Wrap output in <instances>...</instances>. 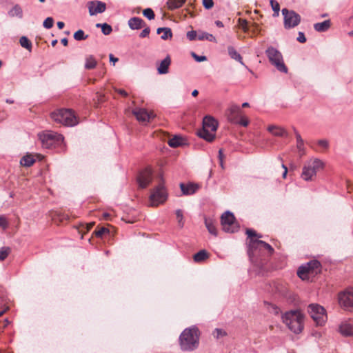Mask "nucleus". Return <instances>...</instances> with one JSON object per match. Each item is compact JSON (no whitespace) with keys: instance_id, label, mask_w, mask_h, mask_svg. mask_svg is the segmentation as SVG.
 I'll return each mask as SVG.
<instances>
[{"instance_id":"9","label":"nucleus","mask_w":353,"mask_h":353,"mask_svg":"<svg viewBox=\"0 0 353 353\" xmlns=\"http://www.w3.org/2000/svg\"><path fill=\"white\" fill-rule=\"evenodd\" d=\"M221 223L223 230L228 233H234L239 228L233 213L230 211H226L221 215Z\"/></svg>"},{"instance_id":"8","label":"nucleus","mask_w":353,"mask_h":353,"mask_svg":"<svg viewBox=\"0 0 353 353\" xmlns=\"http://www.w3.org/2000/svg\"><path fill=\"white\" fill-rule=\"evenodd\" d=\"M281 12L283 16V26L285 29L294 28L300 23L301 17L295 11L283 8Z\"/></svg>"},{"instance_id":"27","label":"nucleus","mask_w":353,"mask_h":353,"mask_svg":"<svg viewBox=\"0 0 353 353\" xmlns=\"http://www.w3.org/2000/svg\"><path fill=\"white\" fill-rule=\"evenodd\" d=\"M310 273L311 272L310 271L308 267L306 266V265L300 266L297 270V275L302 280L307 279L308 278V274Z\"/></svg>"},{"instance_id":"21","label":"nucleus","mask_w":353,"mask_h":353,"mask_svg":"<svg viewBox=\"0 0 353 353\" xmlns=\"http://www.w3.org/2000/svg\"><path fill=\"white\" fill-rule=\"evenodd\" d=\"M171 63V59L169 55H168L163 60L161 61L160 65L157 68L158 73L160 74H165L168 72L169 66Z\"/></svg>"},{"instance_id":"14","label":"nucleus","mask_w":353,"mask_h":353,"mask_svg":"<svg viewBox=\"0 0 353 353\" xmlns=\"http://www.w3.org/2000/svg\"><path fill=\"white\" fill-rule=\"evenodd\" d=\"M89 13L91 16L105 12L106 4L101 1H92L88 3Z\"/></svg>"},{"instance_id":"23","label":"nucleus","mask_w":353,"mask_h":353,"mask_svg":"<svg viewBox=\"0 0 353 353\" xmlns=\"http://www.w3.org/2000/svg\"><path fill=\"white\" fill-rule=\"evenodd\" d=\"M331 26L330 20H325L321 23H316L314 25V28L316 32H323L327 31Z\"/></svg>"},{"instance_id":"24","label":"nucleus","mask_w":353,"mask_h":353,"mask_svg":"<svg viewBox=\"0 0 353 353\" xmlns=\"http://www.w3.org/2000/svg\"><path fill=\"white\" fill-rule=\"evenodd\" d=\"M205 227L207 228L208 232L216 236H217V230H216V228L214 225V221L212 219H209V218H205Z\"/></svg>"},{"instance_id":"16","label":"nucleus","mask_w":353,"mask_h":353,"mask_svg":"<svg viewBox=\"0 0 353 353\" xmlns=\"http://www.w3.org/2000/svg\"><path fill=\"white\" fill-rule=\"evenodd\" d=\"M249 245L252 248L264 249L272 254L274 251V248L268 243L259 239H251L249 242Z\"/></svg>"},{"instance_id":"22","label":"nucleus","mask_w":353,"mask_h":353,"mask_svg":"<svg viewBox=\"0 0 353 353\" xmlns=\"http://www.w3.org/2000/svg\"><path fill=\"white\" fill-rule=\"evenodd\" d=\"M339 332L345 336H353V325L349 323H343L339 326Z\"/></svg>"},{"instance_id":"5","label":"nucleus","mask_w":353,"mask_h":353,"mask_svg":"<svg viewBox=\"0 0 353 353\" xmlns=\"http://www.w3.org/2000/svg\"><path fill=\"white\" fill-rule=\"evenodd\" d=\"M51 118L65 126H74L78 121L74 112L68 109H61L51 113Z\"/></svg>"},{"instance_id":"55","label":"nucleus","mask_w":353,"mask_h":353,"mask_svg":"<svg viewBox=\"0 0 353 353\" xmlns=\"http://www.w3.org/2000/svg\"><path fill=\"white\" fill-rule=\"evenodd\" d=\"M8 223L6 219L3 216H0V228L6 229L8 227Z\"/></svg>"},{"instance_id":"45","label":"nucleus","mask_w":353,"mask_h":353,"mask_svg":"<svg viewBox=\"0 0 353 353\" xmlns=\"http://www.w3.org/2000/svg\"><path fill=\"white\" fill-rule=\"evenodd\" d=\"M101 31L103 34L109 35L112 32V28L111 26H110L109 24H108L106 23H104L102 24Z\"/></svg>"},{"instance_id":"25","label":"nucleus","mask_w":353,"mask_h":353,"mask_svg":"<svg viewBox=\"0 0 353 353\" xmlns=\"http://www.w3.org/2000/svg\"><path fill=\"white\" fill-rule=\"evenodd\" d=\"M228 54L229 56L239 61L241 64L242 65H244L243 62V59H242V57L241 56V54L235 50V48L232 46H228Z\"/></svg>"},{"instance_id":"41","label":"nucleus","mask_w":353,"mask_h":353,"mask_svg":"<svg viewBox=\"0 0 353 353\" xmlns=\"http://www.w3.org/2000/svg\"><path fill=\"white\" fill-rule=\"evenodd\" d=\"M10 252L9 247H2L0 248V261L5 260Z\"/></svg>"},{"instance_id":"36","label":"nucleus","mask_w":353,"mask_h":353,"mask_svg":"<svg viewBox=\"0 0 353 353\" xmlns=\"http://www.w3.org/2000/svg\"><path fill=\"white\" fill-rule=\"evenodd\" d=\"M167 6L170 10L178 9L183 6L184 3L178 1V0H167Z\"/></svg>"},{"instance_id":"50","label":"nucleus","mask_w":353,"mask_h":353,"mask_svg":"<svg viewBox=\"0 0 353 353\" xmlns=\"http://www.w3.org/2000/svg\"><path fill=\"white\" fill-rule=\"evenodd\" d=\"M203 6L206 10H210L214 6L213 0H203Z\"/></svg>"},{"instance_id":"44","label":"nucleus","mask_w":353,"mask_h":353,"mask_svg":"<svg viewBox=\"0 0 353 353\" xmlns=\"http://www.w3.org/2000/svg\"><path fill=\"white\" fill-rule=\"evenodd\" d=\"M109 233V230L105 227H101L98 230H95L94 232V235L97 237L101 238L104 234Z\"/></svg>"},{"instance_id":"53","label":"nucleus","mask_w":353,"mask_h":353,"mask_svg":"<svg viewBox=\"0 0 353 353\" xmlns=\"http://www.w3.org/2000/svg\"><path fill=\"white\" fill-rule=\"evenodd\" d=\"M318 145L323 148L327 149L329 147V142L326 139H320L317 142Z\"/></svg>"},{"instance_id":"59","label":"nucleus","mask_w":353,"mask_h":353,"mask_svg":"<svg viewBox=\"0 0 353 353\" xmlns=\"http://www.w3.org/2000/svg\"><path fill=\"white\" fill-rule=\"evenodd\" d=\"M109 57H110V61L112 62L114 65L116 62H117L119 61V59L114 57L112 54H110Z\"/></svg>"},{"instance_id":"54","label":"nucleus","mask_w":353,"mask_h":353,"mask_svg":"<svg viewBox=\"0 0 353 353\" xmlns=\"http://www.w3.org/2000/svg\"><path fill=\"white\" fill-rule=\"evenodd\" d=\"M192 56L197 62L204 61L207 59L205 56H199L194 52H192Z\"/></svg>"},{"instance_id":"29","label":"nucleus","mask_w":353,"mask_h":353,"mask_svg":"<svg viewBox=\"0 0 353 353\" xmlns=\"http://www.w3.org/2000/svg\"><path fill=\"white\" fill-rule=\"evenodd\" d=\"M8 14L13 17H18L19 18L23 17V10L21 6L18 4H16L12 7V8L8 12Z\"/></svg>"},{"instance_id":"4","label":"nucleus","mask_w":353,"mask_h":353,"mask_svg":"<svg viewBox=\"0 0 353 353\" xmlns=\"http://www.w3.org/2000/svg\"><path fill=\"white\" fill-rule=\"evenodd\" d=\"M218 127V122L211 116H205L203 119V129L198 132V135L208 142H212L215 138V132Z\"/></svg>"},{"instance_id":"33","label":"nucleus","mask_w":353,"mask_h":353,"mask_svg":"<svg viewBox=\"0 0 353 353\" xmlns=\"http://www.w3.org/2000/svg\"><path fill=\"white\" fill-rule=\"evenodd\" d=\"M294 132L295 135H296L297 149L299 150V152H303V151H304V142H303V140L301 138V137L300 134L299 133V132L296 130V128H294Z\"/></svg>"},{"instance_id":"48","label":"nucleus","mask_w":353,"mask_h":353,"mask_svg":"<svg viewBox=\"0 0 353 353\" xmlns=\"http://www.w3.org/2000/svg\"><path fill=\"white\" fill-rule=\"evenodd\" d=\"M213 336L214 337L219 339L220 337H222L223 336H225L227 333L222 329L216 328L213 332Z\"/></svg>"},{"instance_id":"62","label":"nucleus","mask_w":353,"mask_h":353,"mask_svg":"<svg viewBox=\"0 0 353 353\" xmlns=\"http://www.w3.org/2000/svg\"><path fill=\"white\" fill-rule=\"evenodd\" d=\"M65 24L63 21H58L57 22V27L59 29H62L63 28Z\"/></svg>"},{"instance_id":"20","label":"nucleus","mask_w":353,"mask_h":353,"mask_svg":"<svg viewBox=\"0 0 353 353\" xmlns=\"http://www.w3.org/2000/svg\"><path fill=\"white\" fill-rule=\"evenodd\" d=\"M180 188L183 194L184 195H192L194 194L199 188L197 185L193 183L184 184L181 183Z\"/></svg>"},{"instance_id":"38","label":"nucleus","mask_w":353,"mask_h":353,"mask_svg":"<svg viewBox=\"0 0 353 353\" xmlns=\"http://www.w3.org/2000/svg\"><path fill=\"white\" fill-rule=\"evenodd\" d=\"M270 6L274 11L273 17H276L279 15L280 6L276 0H270Z\"/></svg>"},{"instance_id":"17","label":"nucleus","mask_w":353,"mask_h":353,"mask_svg":"<svg viewBox=\"0 0 353 353\" xmlns=\"http://www.w3.org/2000/svg\"><path fill=\"white\" fill-rule=\"evenodd\" d=\"M227 115L230 123L236 122V118L241 115V109L238 105L232 104L229 108Z\"/></svg>"},{"instance_id":"42","label":"nucleus","mask_w":353,"mask_h":353,"mask_svg":"<svg viewBox=\"0 0 353 353\" xmlns=\"http://www.w3.org/2000/svg\"><path fill=\"white\" fill-rule=\"evenodd\" d=\"M237 121L233 122L234 124H239L242 126L247 127L249 124V120L247 117L241 115L239 117L236 118Z\"/></svg>"},{"instance_id":"47","label":"nucleus","mask_w":353,"mask_h":353,"mask_svg":"<svg viewBox=\"0 0 353 353\" xmlns=\"http://www.w3.org/2000/svg\"><path fill=\"white\" fill-rule=\"evenodd\" d=\"M246 234L250 239V241L251 239H252L253 237H258V238H261L262 237V236L261 234H257L256 232V231L252 230V229H247L246 230Z\"/></svg>"},{"instance_id":"19","label":"nucleus","mask_w":353,"mask_h":353,"mask_svg":"<svg viewBox=\"0 0 353 353\" xmlns=\"http://www.w3.org/2000/svg\"><path fill=\"white\" fill-rule=\"evenodd\" d=\"M268 130L274 136L279 137H287L288 136V134L287 131L277 125H269L268 127Z\"/></svg>"},{"instance_id":"26","label":"nucleus","mask_w":353,"mask_h":353,"mask_svg":"<svg viewBox=\"0 0 353 353\" xmlns=\"http://www.w3.org/2000/svg\"><path fill=\"white\" fill-rule=\"evenodd\" d=\"M163 32V34L161 36V39L163 40H166L168 39H171L172 37V32L170 28H159L157 30V34H161Z\"/></svg>"},{"instance_id":"28","label":"nucleus","mask_w":353,"mask_h":353,"mask_svg":"<svg viewBox=\"0 0 353 353\" xmlns=\"http://www.w3.org/2000/svg\"><path fill=\"white\" fill-rule=\"evenodd\" d=\"M184 140L180 136H174L168 141V145L171 148H177L183 145Z\"/></svg>"},{"instance_id":"11","label":"nucleus","mask_w":353,"mask_h":353,"mask_svg":"<svg viewBox=\"0 0 353 353\" xmlns=\"http://www.w3.org/2000/svg\"><path fill=\"white\" fill-rule=\"evenodd\" d=\"M168 199L167 191L163 184H159L154 188L150 196L151 206H157L163 203Z\"/></svg>"},{"instance_id":"1","label":"nucleus","mask_w":353,"mask_h":353,"mask_svg":"<svg viewBox=\"0 0 353 353\" xmlns=\"http://www.w3.org/2000/svg\"><path fill=\"white\" fill-rule=\"evenodd\" d=\"M199 330L196 326L185 329L179 336L181 349L192 351L196 349L199 342Z\"/></svg>"},{"instance_id":"57","label":"nucleus","mask_w":353,"mask_h":353,"mask_svg":"<svg viewBox=\"0 0 353 353\" xmlns=\"http://www.w3.org/2000/svg\"><path fill=\"white\" fill-rule=\"evenodd\" d=\"M270 306H271V308H272V312L274 314H276H276H279V312H280V309H279L277 306H276V305H271Z\"/></svg>"},{"instance_id":"49","label":"nucleus","mask_w":353,"mask_h":353,"mask_svg":"<svg viewBox=\"0 0 353 353\" xmlns=\"http://www.w3.org/2000/svg\"><path fill=\"white\" fill-rule=\"evenodd\" d=\"M239 24L241 27V28L245 32H247L248 31V21L246 19H239Z\"/></svg>"},{"instance_id":"37","label":"nucleus","mask_w":353,"mask_h":353,"mask_svg":"<svg viewBox=\"0 0 353 353\" xmlns=\"http://www.w3.org/2000/svg\"><path fill=\"white\" fill-rule=\"evenodd\" d=\"M175 214H176L178 225L181 228L184 226V223H185L183 211L180 209H178L176 210Z\"/></svg>"},{"instance_id":"43","label":"nucleus","mask_w":353,"mask_h":353,"mask_svg":"<svg viewBox=\"0 0 353 353\" xmlns=\"http://www.w3.org/2000/svg\"><path fill=\"white\" fill-rule=\"evenodd\" d=\"M143 14L149 20H152L155 17V14L152 8H146L143 10Z\"/></svg>"},{"instance_id":"52","label":"nucleus","mask_w":353,"mask_h":353,"mask_svg":"<svg viewBox=\"0 0 353 353\" xmlns=\"http://www.w3.org/2000/svg\"><path fill=\"white\" fill-rule=\"evenodd\" d=\"M145 28L142 30V32L140 33L139 37L141 38H145L148 37L150 32V28L148 26H145Z\"/></svg>"},{"instance_id":"2","label":"nucleus","mask_w":353,"mask_h":353,"mask_svg":"<svg viewBox=\"0 0 353 353\" xmlns=\"http://www.w3.org/2000/svg\"><path fill=\"white\" fill-rule=\"evenodd\" d=\"M282 321L294 333L299 334L303 329V315L299 310H290L281 316Z\"/></svg>"},{"instance_id":"3","label":"nucleus","mask_w":353,"mask_h":353,"mask_svg":"<svg viewBox=\"0 0 353 353\" xmlns=\"http://www.w3.org/2000/svg\"><path fill=\"white\" fill-rule=\"evenodd\" d=\"M324 168V163L319 159H311L307 161L303 167L301 178L305 181H312L316 173Z\"/></svg>"},{"instance_id":"40","label":"nucleus","mask_w":353,"mask_h":353,"mask_svg":"<svg viewBox=\"0 0 353 353\" xmlns=\"http://www.w3.org/2000/svg\"><path fill=\"white\" fill-rule=\"evenodd\" d=\"M74 39L77 41L85 40L88 37V35L85 34L83 30H79L74 34Z\"/></svg>"},{"instance_id":"56","label":"nucleus","mask_w":353,"mask_h":353,"mask_svg":"<svg viewBox=\"0 0 353 353\" xmlns=\"http://www.w3.org/2000/svg\"><path fill=\"white\" fill-rule=\"evenodd\" d=\"M297 41L300 43H305L306 41V38L305 34L302 32H299L298 34Z\"/></svg>"},{"instance_id":"63","label":"nucleus","mask_w":353,"mask_h":353,"mask_svg":"<svg viewBox=\"0 0 353 353\" xmlns=\"http://www.w3.org/2000/svg\"><path fill=\"white\" fill-rule=\"evenodd\" d=\"M215 24H216V26L217 27H219V28H223V23L221 21H215Z\"/></svg>"},{"instance_id":"61","label":"nucleus","mask_w":353,"mask_h":353,"mask_svg":"<svg viewBox=\"0 0 353 353\" xmlns=\"http://www.w3.org/2000/svg\"><path fill=\"white\" fill-rule=\"evenodd\" d=\"M61 43L63 46H68V39H67V38H63V39L61 40Z\"/></svg>"},{"instance_id":"7","label":"nucleus","mask_w":353,"mask_h":353,"mask_svg":"<svg viewBox=\"0 0 353 353\" xmlns=\"http://www.w3.org/2000/svg\"><path fill=\"white\" fill-rule=\"evenodd\" d=\"M39 137L43 146L46 148L59 145L64 139L63 135L52 131L41 133Z\"/></svg>"},{"instance_id":"6","label":"nucleus","mask_w":353,"mask_h":353,"mask_svg":"<svg viewBox=\"0 0 353 353\" xmlns=\"http://www.w3.org/2000/svg\"><path fill=\"white\" fill-rule=\"evenodd\" d=\"M265 54L270 63L274 65L278 71L285 74L288 73V68L284 63L283 55L280 51L272 46H270L266 49Z\"/></svg>"},{"instance_id":"60","label":"nucleus","mask_w":353,"mask_h":353,"mask_svg":"<svg viewBox=\"0 0 353 353\" xmlns=\"http://www.w3.org/2000/svg\"><path fill=\"white\" fill-rule=\"evenodd\" d=\"M282 168L284 169V171H283V173L282 175H283V178H285L287 173H288V168L284 164H282Z\"/></svg>"},{"instance_id":"13","label":"nucleus","mask_w":353,"mask_h":353,"mask_svg":"<svg viewBox=\"0 0 353 353\" xmlns=\"http://www.w3.org/2000/svg\"><path fill=\"white\" fill-rule=\"evenodd\" d=\"M152 179V172L150 168H145L140 172L137 181L139 186L142 188L147 187Z\"/></svg>"},{"instance_id":"30","label":"nucleus","mask_w":353,"mask_h":353,"mask_svg":"<svg viewBox=\"0 0 353 353\" xmlns=\"http://www.w3.org/2000/svg\"><path fill=\"white\" fill-rule=\"evenodd\" d=\"M97 62L92 55H89L85 58V68L87 70L94 69L97 66Z\"/></svg>"},{"instance_id":"34","label":"nucleus","mask_w":353,"mask_h":353,"mask_svg":"<svg viewBox=\"0 0 353 353\" xmlns=\"http://www.w3.org/2000/svg\"><path fill=\"white\" fill-rule=\"evenodd\" d=\"M198 39L200 41L207 40V41H212V42L216 41V38L212 34H210V33H208L205 32H200L198 34Z\"/></svg>"},{"instance_id":"39","label":"nucleus","mask_w":353,"mask_h":353,"mask_svg":"<svg viewBox=\"0 0 353 353\" xmlns=\"http://www.w3.org/2000/svg\"><path fill=\"white\" fill-rule=\"evenodd\" d=\"M310 269L311 273H314V270L319 269L321 266V263L318 261H311L305 264Z\"/></svg>"},{"instance_id":"64","label":"nucleus","mask_w":353,"mask_h":353,"mask_svg":"<svg viewBox=\"0 0 353 353\" xmlns=\"http://www.w3.org/2000/svg\"><path fill=\"white\" fill-rule=\"evenodd\" d=\"M94 224V223L93 222L86 224V230L89 231L93 227Z\"/></svg>"},{"instance_id":"12","label":"nucleus","mask_w":353,"mask_h":353,"mask_svg":"<svg viewBox=\"0 0 353 353\" xmlns=\"http://www.w3.org/2000/svg\"><path fill=\"white\" fill-rule=\"evenodd\" d=\"M338 299L341 307L347 310H353V290H347L340 292Z\"/></svg>"},{"instance_id":"32","label":"nucleus","mask_w":353,"mask_h":353,"mask_svg":"<svg viewBox=\"0 0 353 353\" xmlns=\"http://www.w3.org/2000/svg\"><path fill=\"white\" fill-rule=\"evenodd\" d=\"M208 257V252L205 250H201L194 255L193 259L195 262H201Z\"/></svg>"},{"instance_id":"15","label":"nucleus","mask_w":353,"mask_h":353,"mask_svg":"<svg viewBox=\"0 0 353 353\" xmlns=\"http://www.w3.org/2000/svg\"><path fill=\"white\" fill-rule=\"evenodd\" d=\"M133 114L139 121L145 123L149 122L150 119L153 117L152 112H148L144 108H136L133 110Z\"/></svg>"},{"instance_id":"10","label":"nucleus","mask_w":353,"mask_h":353,"mask_svg":"<svg viewBox=\"0 0 353 353\" xmlns=\"http://www.w3.org/2000/svg\"><path fill=\"white\" fill-rule=\"evenodd\" d=\"M308 312L317 325H323L325 323L327 315L323 307L318 304H310L308 306Z\"/></svg>"},{"instance_id":"46","label":"nucleus","mask_w":353,"mask_h":353,"mask_svg":"<svg viewBox=\"0 0 353 353\" xmlns=\"http://www.w3.org/2000/svg\"><path fill=\"white\" fill-rule=\"evenodd\" d=\"M53 24H54V19L52 17H47L44 21H43V26L44 28H47V29H50L51 28L52 26H53Z\"/></svg>"},{"instance_id":"51","label":"nucleus","mask_w":353,"mask_h":353,"mask_svg":"<svg viewBox=\"0 0 353 353\" xmlns=\"http://www.w3.org/2000/svg\"><path fill=\"white\" fill-rule=\"evenodd\" d=\"M187 38L190 40V41H193L196 38L198 39V34H196V32L194 31V30H191V31H188L187 32Z\"/></svg>"},{"instance_id":"58","label":"nucleus","mask_w":353,"mask_h":353,"mask_svg":"<svg viewBox=\"0 0 353 353\" xmlns=\"http://www.w3.org/2000/svg\"><path fill=\"white\" fill-rule=\"evenodd\" d=\"M116 92L123 97H127L128 95L127 92L123 89H117Z\"/></svg>"},{"instance_id":"18","label":"nucleus","mask_w":353,"mask_h":353,"mask_svg":"<svg viewBox=\"0 0 353 353\" xmlns=\"http://www.w3.org/2000/svg\"><path fill=\"white\" fill-rule=\"evenodd\" d=\"M128 26L132 30H139L146 26L144 21L139 17H132L128 20Z\"/></svg>"},{"instance_id":"35","label":"nucleus","mask_w":353,"mask_h":353,"mask_svg":"<svg viewBox=\"0 0 353 353\" xmlns=\"http://www.w3.org/2000/svg\"><path fill=\"white\" fill-rule=\"evenodd\" d=\"M20 45L28 50V51H31L32 50V43L31 41L25 36H23L19 39Z\"/></svg>"},{"instance_id":"31","label":"nucleus","mask_w":353,"mask_h":353,"mask_svg":"<svg viewBox=\"0 0 353 353\" xmlns=\"http://www.w3.org/2000/svg\"><path fill=\"white\" fill-rule=\"evenodd\" d=\"M35 162L32 156L28 154L23 157L20 160V163L25 167H30Z\"/></svg>"}]
</instances>
